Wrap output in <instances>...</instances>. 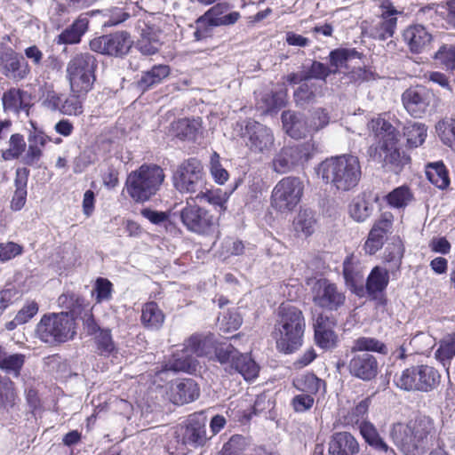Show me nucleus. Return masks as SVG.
<instances>
[{
  "label": "nucleus",
  "mask_w": 455,
  "mask_h": 455,
  "mask_svg": "<svg viewBox=\"0 0 455 455\" xmlns=\"http://www.w3.org/2000/svg\"><path fill=\"white\" fill-rule=\"evenodd\" d=\"M133 42L126 31H119L98 36L91 40L92 51L112 57H124L126 55Z\"/></svg>",
  "instance_id": "dca6fc26"
},
{
  "label": "nucleus",
  "mask_w": 455,
  "mask_h": 455,
  "mask_svg": "<svg viewBox=\"0 0 455 455\" xmlns=\"http://www.w3.org/2000/svg\"><path fill=\"white\" fill-rule=\"evenodd\" d=\"M314 303L327 310H338L345 303V293L326 279L317 280L312 288Z\"/></svg>",
  "instance_id": "aec40b11"
},
{
  "label": "nucleus",
  "mask_w": 455,
  "mask_h": 455,
  "mask_svg": "<svg viewBox=\"0 0 455 455\" xmlns=\"http://www.w3.org/2000/svg\"><path fill=\"white\" fill-rule=\"evenodd\" d=\"M351 356L347 363L349 373L363 381H370L379 373V363L377 358L369 353H350Z\"/></svg>",
  "instance_id": "5701e85b"
},
{
  "label": "nucleus",
  "mask_w": 455,
  "mask_h": 455,
  "mask_svg": "<svg viewBox=\"0 0 455 455\" xmlns=\"http://www.w3.org/2000/svg\"><path fill=\"white\" fill-rule=\"evenodd\" d=\"M63 96V94L53 90H47L43 95L42 104L52 111H59L60 113Z\"/></svg>",
  "instance_id": "69168bd1"
},
{
  "label": "nucleus",
  "mask_w": 455,
  "mask_h": 455,
  "mask_svg": "<svg viewBox=\"0 0 455 455\" xmlns=\"http://www.w3.org/2000/svg\"><path fill=\"white\" fill-rule=\"evenodd\" d=\"M36 332L45 343L66 342L76 334V323L67 312L52 314L42 317Z\"/></svg>",
  "instance_id": "9d476101"
},
{
  "label": "nucleus",
  "mask_w": 455,
  "mask_h": 455,
  "mask_svg": "<svg viewBox=\"0 0 455 455\" xmlns=\"http://www.w3.org/2000/svg\"><path fill=\"white\" fill-rule=\"evenodd\" d=\"M336 323L326 315H319L315 324V339L316 344L324 349L334 347L338 342V336L334 331Z\"/></svg>",
  "instance_id": "b1692460"
},
{
  "label": "nucleus",
  "mask_w": 455,
  "mask_h": 455,
  "mask_svg": "<svg viewBox=\"0 0 455 455\" xmlns=\"http://www.w3.org/2000/svg\"><path fill=\"white\" fill-rule=\"evenodd\" d=\"M172 183L180 193L198 192L196 199L220 204V199L216 198L212 192L201 190L204 186V173L201 162L196 158H189L177 167L172 175Z\"/></svg>",
  "instance_id": "0eeeda50"
},
{
  "label": "nucleus",
  "mask_w": 455,
  "mask_h": 455,
  "mask_svg": "<svg viewBox=\"0 0 455 455\" xmlns=\"http://www.w3.org/2000/svg\"><path fill=\"white\" fill-rule=\"evenodd\" d=\"M435 432L433 419L426 415H418L407 424H394L390 430V437L404 455H422Z\"/></svg>",
  "instance_id": "7ed1b4c3"
},
{
  "label": "nucleus",
  "mask_w": 455,
  "mask_h": 455,
  "mask_svg": "<svg viewBox=\"0 0 455 455\" xmlns=\"http://www.w3.org/2000/svg\"><path fill=\"white\" fill-rule=\"evenodd\" d=\"M58 303L60 307L69 310L68 315L74 320L79 316L88 306L85 299L76 293H65L59 297Z\"/></svg>",
  "instance_id": "37998d69"
},
{
  "label": "nucleus",
  "mask_w": 455,
  "mask_h": 455,
  "mask_svg": "<svg viewBox=\"0 0 455 455\" xmlns=\"http://www.w3.org/2000/svg\"><path fill=\"white\" fill-rule=\"evenodd\" d=\"M376 352L381 355H387L388 348L382 341L372 337H359L353 341L350 353Z\"/></svg>",
  "instance_id": "58836bf2"
},
{
  "label": "nucleus",
  "mask_w": 455,
  "mask_h": 455,
  "mask_svg": "<svg viewBox=\"0 0 455 455\" xmlns=\"http://www.w3.org/2000/svg\"><path fill=\"white\" fill-rule=\"evenodd\" d=\"M305 328L302 311L294 306L282 304L274 331L277 349L284 354L298 350L303 344Z\"/></svg>",
  "instance_id": "20e7f679"
},
{
  "label": "nucleus",
  "mask_w": 455,
  "mask_h": 455,
  "mask_svg": "<svg viewBox=\"0 0 455 455\" xmlns=\"http://www.w3.org/2000/svg\"><path fill=\"white\" fill-rule=\"evenodd\" d=\"M389 283L388 271L381 267H375L366 281V291L370 296L377 298L387 288Z\"/></svg>",
  "instance_id": "72a5a7b5"
},
{
  "label": "nucleus",
  "mask_w": 455,
  "mask_h": 455,
  "mask_svg": "<svg viewBox=\"0 0 455 455\" xmlns=\"http://www.w3.org/2000/svg\"><path fill=\"white\" fill-rule=\"evenodd\" d=\"M455 356V332L444 337L435 352V357L444 367H449L451 360Z\"/></svg>",
  "instance_id": "c03bdc74"
},
{
  "label": "nucleus",
  "mask_w": 455,
  "mask_h": 455,
  "mask_svg": "<svg viewBox=\"0 0 455 455\" xmlns=\"http://www.w3.org/2000/svg\"><path fill=\"white\" fill-rule=\"evenodd\" d=\"M403 38L410 51L419 53L430 44L433 37L427 29L419 24L409 26L403 33Z\"/></svg>",
  "instance_id": "393cba45"
},
{
  "label": "nucleus",
  "mask_w": 455,
  "mask_h": 455,
  "mask_svg": "<svg viewBox=\"0 0 455 455\" xmlns=\"http://www.w3.org/2000/svg\"><path fill=\"white\" fill-rule=\"evenodd\" d=\"M427 127L425 124L411 122L408 123L403 128V134L407 139L408 146L418 148L422 145L427 138Z\"/></svg>",
  "instance_id": "a18cd8bd"
},
{
  "label": "nucleus",
  "mask_w": 455,
  "mask_h": 455,
  "mask_svg": "<svg viewBox=\"0 0 455 455\" xmlns=\"http://www.w3.org/2000/svg\"><path fill=\"white\" fill-rule=\"evenodd\" d=\"M25 363V355L22 354H7L0 346V369L14 377H19L20 370Z\"/></svg>",
  "instance_id": "4c0bfd02"
},
{
  "label": "nucleus",
  "mask_w": 455,
  "mask_h": 455,
  "mask_svg": "<svg viewBox=\"0 0 455 455\" xmlns=\"http://www.w3.org/2000/svg\"><path fill=\"white\" fill-rule=\"evenodd\" d=\"M28 176L29 171L27 168L17 169L14 180L15 190L10 204L11 209L14 212L20 211L26 204Z\"/></svg>",
  "instance_id": "cd10ccee"
},
{
  "label": "nucleus",
  "mask_w": 455,
  "mask_h": 455,
  "mask_svg": "<svg viewBox=\"0 0 455 455\" xmlns=\"http://www.w3.org/2000/svg\"><path fill=\"white\" fill-rule=\"evenodd\" d=\"M209 170L213 180L217 184L223 185L228 181L229 173L221 164L220 155L217 152H213L211 155Z\"/></svg>",
  "instance_id": "6e6d98bb"
},
{
  "label": "nucleus",
  "mask_w": 455,
  "mask_h": 455,
  "mask_svg": "<svg viewBox=\"0 0 455 455\" xmlns=\"http://www.w3.org/2000/svg\"><path fill=\"white\" fill-rule=\"evenodd\" d=\"M51 139L42 132L30 133L28 138V147L24 156V163L30 166H38L43 156V149Z\"/></svg>",
  "instance_id": "bb28decb"
},
{
  "label": "nucleus",
  "mask_w": 455,
  "mask_h": 455,
  "mask_svg": "<svg viewBox=\"0 0 455 455\" xmlns=\"http://www.w3.org/2000/svg\"><path fill=\"white\" fill-rule=\"evenodd\" d=\"M263 105L260 106L265 112L275 111L285 104V93L283 92H278L271 94H265L262 98Z\"/></svg>",
  "instance_id": "bf43d9fd"
},
{
  "label": "nucleus",
  "mask_w": 455,
  "mask_h": 455,
  "mask_svg": "<svg viewBox=\"0 0 455 455\" xmlns=\"http://www.w3.org/2000/svg\"><path fill=\"white\" fill-rule=\"evenodd\" d=\"M331 72V69L325 64L319 61H313L310 68L304 70L307 80L308 81L312 79L325 81Z\"/></svg>",
  "instance_id": "0e129e2a"
},
{
  "label": "nucleus",
  "mask_w": 455,
  "mask_h": 455,
  "mask_svg": "<svg viewBox=\"0 0 455 455\" xmlns=\"http://www.w3.org/2000/svg\"><path fill=\"white\" fill-rule=\"evenodd\" d=\"M436 132L445 145L455 149V119L440 121Z\"/></svg>",
  "instance_id": "864d4df0"
},
{
  "label": "nucleus",
  "mask_w": 455,
  "mask_h": 455,
  "mask_svg": "<svg viewBox=\"0 0 455 455\" xmlns=\"http://www.w3.org/2000/svg\"><path fill=\"white\" fill-rule=\"evenodd\" d=\"M25 147L23 136L19 133L12 134L9 140V148L3 152L2 156L6 161L16 159L23 153Z\"/></svg>",
  "instance_id": "4d7b16f0"
},
{
  "label": "nucleus",
  "mask_w": 455,
  "mask_h": 455,
  "mask_svg": "<svg viewBox=\"0 0 455 455\" xmlns=\"http://www.w3.org/2000/svg\"><path fill=\"white\" fill-rule=\"evenodd\" d=\"M22 253V247L13 242L0 243V260L7 261Z\"/></svg>",
  "instance_id": "774afa93"
},
{
  "label": "nucleus",
  "mask_w": 455,
  "mask_h": 455,
  "mask_svg": "<svg viewBox=\"0 0 455 455\" xmlns=\"http://www.w3.org/2000/svg\"><path fill=\"white\" fill-rule=\"evenodd\" d=\"M314 154V144L310 141L283 147L272 161L273 170L280 174L287 173L303 165Z\"/></svg>",
  "instance_id": "4468645a"
},
{
  "label": "nucleus",
  "mask_w": 455,
  "mask_h": 455,
  "mask_svg": "<svg viewBox=\"0 0 455 455\" xmlns=\"http://www.w3.org/2000/svg\"><path fill=\"white\" fill-rule=\"evenodd\" d=\"M303 182L297 177H285L272 190L271 206L282 213L292 212L301 200Z\"/></svg>",
  "instance_id": "f8f14e48"
},
{
  "label": "nucleus",
  "mask_w": 455,
  "mask_h": 455,
  "mask_svg": "<svg viewBox=\"0 0 455 455\" xmlns=\"http://www.w3.org/2000/svg\"><path fill=\"white\" fill-rule=\"evenodd\" d=\"M130 18V13L122 8L115 7L108 11L104 27H114L121 24Z\"/></svg>",
  "instance_id": "338daca9"
},
{
  "label": "nucleus",
  "mask_w": 455,
  "mask_h": 455,
  "mask_svg": "<svg viewBox=\"0 0 455 455\" xmlns=\"http://www.w3.org/2000/svg\"><path fill=\"white\" fill-rule=\"evenodd\" d=\"M413 199V195L406 186L395 188L387 196V204L394 208H404Z\"/></svg>",
  "instance_id": "09e8293b"
},
{
  "label": "nucleus",
  "mask_w": 455,
  "mask_h": 455,
  "mask_svg": "<svg viewBox=\"0 0 455 455\" xmlns=\"http://www.w3.org/2000/svg\"><path fill=\"white\" fill-rule=\"evenodd\" d=\"M343 275L347 283L354 284L362 277V266L355 255L346 258L343 263Z\"/></svg>",
  "instance_id": "8fccbe9b"
},
{
  "label": "nucleus",
  "mask_w": 455,
  "mask_h": 455,
  "mask_svg": "<svg viewBox=\"0 0 455 455\" xmlns=\"http://www.w3.org/2000/svg\"><path fill=\"white\" fill-rule=\"evenodd\" d=\"M22 91L12 88L2 96V103L4 112L19 113L22 103Z\"/></svg>",
  "instance_id": "5fc2aeb1"
},
{
  "label": "nucleus",
  "mask_w": 455,
  "mask_h": 455,
  "mask_svg": "<svg viewBox=\"0 0 455 455\" xmlns=\"http://www.w3.org/2000/svg\"><path fill=\"white\" fill-rule=\"evenodd\" d=\"M330 121L328 113L323 108L314 110L307 121L301 116L291 111L282 114V122L286 132L292 138L299 139L307 132H315L325 127Z\"/></svg>",
  "instance_id": "ddd939ff"
},
{
  "label": "nucleus",
  "mask_w": 455,
  "mask_h": 455,
  "mask_svg": "<svg viewBox=\"0 0 455 455\" xmlns=\"http://www.w3.org/2000/svg\"><path fill=\"white\" fill-rule=\"evenodd\" d=\"M371 129L379 138L376 147H371L370 156L376 161L383 163L389 171L399 173L409 164L410 156L398 145V132L385 119H372L369 124Z\"/></svg>",
  "instance_id": "f03ea898"
},
{
  "label": "nucleus",
  "mask_w": 455,
  "mask_h": 455,
  "mask_svg": "<svg viewBox=\"0 0 455 455\" xmlns=\"http://www.w3.org/2000/svg\"><path fill=\"white\" fill-rule=\"evenodd\" d=\"M94 290L98 303L108 301L112 299L113 284L109 280L99 277L96 280Z\"/></svg>",
  "instance_id": "052dcab7"
},
{
  "label": "nucleus",
  "mask_w": 455,
  "mask_h": 455,
  "mask_svg": "<svg viewBox=\"0 0 455 455\" xmlns=\"http://www.w3.org/2000/svg\"><path fill=\"white\" fill-rule=\"evenodd\" d=\"M242 136L245 146L253 153L270 151L275 141L272 131L255 121L247 122Z\"/></svg>",
  "instance_id": "412c9836"
},
{
  "label": "nucleus",
  "mask_w": 455,
  "mask_h": 455,
  "mask_svg": "<svg viewBox=\"0 0 455 455\" xmlns=\"http://www.w3.org/2000/svg\"><path fill=\"white\" fill-rule=\"evenodd\" d=\"M293 384L298 390L313 395L319 391L323 382L315 374L307 373L295 379Z\"/></svg>",
  "instance_id": "de8ad7c7"
},
{
  "label": "nucleus",
  "mask_w": 455,
  "mask_h": 455,
  "mask_svg": "<svg viewBox=\"0 0 455 455\" xmlns=\"http://www.w3.org/2000/svg\"><path fill=\"white\" fill-rule=\"evenodd\" d=\"M88 92H71L68 96H63L60 114L68 116H79L84 113V100Z\"/></svg>",
  "instance_id": "ea45409f"
},
{
  "label": "nucleus",
  "mask_w": 455,
  "mask_h": 455,
  "mask_svg": "<svg viewBox=\"0 0 455 455\" xmlns=\"http://www.w3.org/2000/svg\"><path fill=\"white\" fill-rule=\"evenodd\" d=\"M359 444L348 432H338L331 435L329 443V453L331 455H355Z\"/></svg>",
  "instance_id": "a878e982"
},
{
  "label": "nucleus",
  "mask_w": 455,
  "mask_h": 455,
  "mask_svg": "<svg viewBox=\"0 0 455 455\" xmlns=\"http://www.w3.org/2000/svg\"><path fill=\"white\" fill-rule=\"evenodd\" d=\"M214 351L216 360L222 365L241 374L247 381L255 379L259 366L247 353H240L233 344L223 343L215 347L212 336L193 334L185 340L183 348L175 352L166 365L167 370L192 373L196 371L198 357L208 356Z\"/></svg>",
  "instance_id": "f257e3e1"
},
{
  "label": "nucleus",
  "mask_w": 455,
  "mask_h": 455,
  "mask_svg": "<svg viewBox=\"0 0 455 455\" xmlns=\"http://www.w3.org/2000/svg\"><path fill=\"white\" fill-rule=\"evenodd\" d=\"M435 59L443 64L447 69H454L455 44L442 46L435 53Z\"/></svg>",
  "instance_id": "e2e57ef3"
},
{
  "label": "nucleus",
  "mask_w": 455,
  "mask_h": 455,
  "mask_svg": "<svg viewBox=\"0 0 455 455\" xmlns=\"http://www.w3.org/2000/svg\"><path fill=\"white\" fill-rule=\"evenodd\" d=\"M17 399L14 382L0 376V409L9 411L16 404Z\"/></svg>",
  "instance_id": "a19ab883"
},
{
  "label": "nucleus",
  "mask_w": 455,
  "mask_h": 455,
  "mask_svg": "<svg viewBox=\"0 0 455 455\" xmlns=\"http://www.w3.org/2000/svg\"><path fill=\"white\" fill-rule=\"evenodd\" d=\"M165 315L157 303L147 302L142 306L140 321L142 325L151 331H158L163 326Z\"/></svg>",
  "instance_id": "7c9ffc66"
},
{
  "label": "nucleus",
  "mask_w": 455,
  "mask_h": 455,
  "mask_svg": "<svg viewBox=\"0 0 455 455\" xmlns=\"http://www.w3.org/2000/svg\"><path fill=\"white\" fill-rule=\"evenodd\" d=\"M315 222V212L311 210H303L297 215L293 225L297 233L308 236L314 233Z\"/></svg>",
  "instance_id": "49530a36"
},
{
  "label": "nucleus",
  "mask_w": 455,
  "mask_h": 455,
  "mask_svg": "<svg viewBox=\"0 0 455 455\" xmlns=\"http://www.w3.org/2000/svg\"><path fill=\"white\" fill-rule=\"evenodd\" d=\"M316 172L324 183L341 191L355 188L361 178L359 160L352 155L327 158L318 165Z\"/></svg>",
  "instance_id": "39448f33"
},
{
  "label": "nucleus",
  "mask_w": 455,
  "mask_h": 455,
  "mask_svg": "<svg viewBox=\"0 0 455 455\" xmlns=\"http://www.w3.org/2000/svg\"><path fill=\"white\" fill-rule=\"evenodd\" d=\"M423 14L433 18V16L440 17L448 23L454 26L455 24V0H450L441 4H431L420 9Z\"/></svg>",
  "instance_id": "c9c22d12"
},
{
  "label": "nucleus",
  "mask_w": 455,
  "mask_h": 455,
  "mask_svg": "<svg viewBox=\"0 0 455 455\" xmlns=\"http://www.w3.org/2000/svg\"><path fill=\"white\" fill-rule=\"evenodd\" d=\"M320 86L312 81L306 80L294 92V99L298 104H305L312 101L318 93Z\"/></svg>",
  "instance_id": "3c124183"
},
{
  "label": "nucleus",
  "mask_w": 455,
  "mask_h": 455,
  "mask_svg": "<svg viewBox=\"0 0 455 455\" xmlns=\"http://www.w3.org/2000/svg\"><path fill=\"white\" fill-rule=\"evenodd\" d=\"M441 375L432 366L421 364L411 366L395 375V385L406 391L429 392L440 383Z\"/></svg>",
  "instance_id": "1a4fd4ad"
},
{
  "label": "nucleus",
  "mask_w": 455,
  "mask_h": 455,
  "mask_svg": "<svg viewBox=\"0 0 455 455\" xmlns=\"http://www.w3.org/2000/svg\"><path fill=\"white\" fill-rule=\"evenodd\" d=\"M97 60L89 52L74 55L67 65V79L70 92H89L95 82Z\"/></svg>",
  "instance_id": "6e6552de"
},
{
  "label": "nucleus",
  "mask_w": 455,
  "mask_h": 455,
  "mask_svg": "<svg viewBox=\"0 0 455 455\" xmlns=\"http://www.w3.org/2000/svg\"><path fill=\"white\" fill-rule=\"evenodd\" d=\"M390 227L391 221L387 219H381L374 224L364 243L366 253L372 255L383 246L384 236Z\"/></svg>",
  "instance_id": "c85d7f7f"
},
{
  "label": "nucleus",
  "mask_w": 455,
  "mask_h": 455,
  "mask_svg": "<svg viewBox=\"0 0 455 455\" xmlns=\"http://www.w3.org/2000/svg\"><path fill=\"white\" fill-rule=\"evenodd\" d=\"M434 93L424 86L407 89L402 95L403 104L407 112L414 117H421L427 113L434 100Z\"/></svg>",
  "instance_id": "4be33fe9"
},
{
  "label": "nucleus",
  "mask_w": 455,
  "mask_h": 455,
  "mask_svg": "<svg viewBox=\"0 0 455 455\" xmlns=\"http://www.w3.org/2000/svg\"><path fill=\"white\" fill-rule=\"evenodd\" d=\"M355 54V50L348 49H336L330 53L331 65L335 68L333 72H336L339 68L346 67L347 61Z\"/></svg>",
  "instance_id": "680f3d73"
},
{
  "label": "nucleus",
  "mask_w": 455,
  "mask_h": 455,
  "mask_svg": "<svg viewBox=\"0 0 455 455\" xmlns=\"http://www.w3.org/2000/svg\"><path fill=\"white\" fill-rule=\"evenodd\" d=\"M371 210L370 203L360 196L355 198L349 205L350 216L357 222L366 220L370 217Z\"/></svg>",
  "instance_id": "603ef678"
},
{
  "label": "nucleus",
  "mask_w": 455,
  "mask_h": 455,
  "mask_svg": "<svg viewBox=\"0 0 455 455\" xmlns=\"http://www.w3.org/2000/svg\"><path fill=\"white\" fill-rule=\"evenodd\" d=\"M228 4L219 3L196 20V29L194 36L197 41L203 40L211 36L213 28L234 25L241 18L239 12H231Z\"/></svg>",
  "instance_id": "9b49d317"
},
{
  "label": "nucleus",
  "mask_w": 455,
  "mask_h": 455,
  "mask_svg": "<svg viewBox=\"0 0 455 455\" xmlns=\"http://www.w3.org/2000/svg\"><path fill=\"white\" fill-rule=\"evenodd\" d=\"M97 348L102 355L108 356L116 350L109 330H101L96 336Z\"/></svg>",
  "instance_id": "13d9d810"
},
{
  "label": "nucleus",
  "mask_w": 455,
  "mask_h": 455,
  "mask_svg": "<svg viewBox=\"0 0 455 455\" xmlns=\"http://www.w3.org/2000/svg\"><path fill=\"white\" fill-rule=\"evenodd\" d=\"M202 129L200 119H180L172 124L176 137L181 140H195Z\"/></svg>",
  "instance_id": "f704fd0d"
},
{
  "label": "nucleus",
  "mask_w": 455,
  "mask_h": 455,
  "mask_svg": "<svg viewBox=\"0 0 455 455\" xmlns=\"http://www.w3.org/2000/svg\"><path fill=\"white\" fill-rule=\"evenodd\" d=\"M0 71L6 78L19 82L28 77L30 67L22 55L0 44Z\"/></svg>",
  "instance_id": "a211bd4d"
},
{
  "label": "nucleus",
  "mask_w": 455,
  "mask_h": 455,
  "mask_svg": "<svg viewBox=\"0 0 455 455\" xmlns=\"http://www.w3.org/2000/svg\"><path fill=\"white\" fill-rule=\"evenodd\" d=\"M428 180L438 188L443 189L450 184V178L443 162L430 163L426 167Z\"/></svg>",
  "instance_id": "79ce46f5"
},
{
  "label": "nucleus",
  "mask_w": 455,
  "mask_h": 455,
  "mask_svg": "<svg viewBox=\"0 0 455 455\" xmlns=\"http://www.w3.org/2000/svg\"><path fill=\"white\" fill-rule=\"evenodd\" d=\"M89 20L86 14L80 15L73 24L63 30L57 38L59 44H73L80 42L88 28Z\"/></svg>",
  "instance_id": "c756f323"
},
{
  "label": "nucleus",
  "mask_w": 455,
  "mask_h": 455,
  "mask_svg": "<svg viewBox=\"0 0 455 455\" xmlns=\"http://www.w3.org/2000/svg\"><path fill=\"white\" fill-rule=\"evenodd\" d=\"M177 442L180 446L197 448L207 441L206 417L203 412L188 416L184 425L177 431Z\"/></svg>",
  "instance_id": "f3484780"
},
{
  "label": "nucleus",
  "mask_w": 455,
  "mask_h": 455,
  "mask_svg": "<svg viewBox=\"0 0 455 455\" xmlns=\"http://www.w3.org/2000/svg\"><path fill=\"white\" fill-rule=\"evenodd\" d=\"M164 179L165 174L161 166L154 164H142L127 176V193L137 203L147 202L157 193Z\"/></svg>",
  "instance_id": "423d86ee"
},
{
  "label": "nucleus",
  "mask_w": 455,
  "mask_h": 455,
  "mask_svg": "<svg viewBox=\"0 0 455 455\" xmlns=\"http://www.w3.org/2000/svg\"><path fill=\"white\" fill-rule=\"evenodd\" d=\"M170 74L167 65H156L150 70L144 72L138 82L139 87L147 91L152 86L160 84Z\"/></svg>",
  "instance_id": "e433bc0d"
},
{
  "label": "nucleus",
  "mask_w": 455,
  "mask_h": 455,
  "mask_svg": "<svg viewBox=\"0 0 455 455\" xmlns=\"http://www.w3.org/2000/svg\"><path fill=\"white\" fill-rule=\"evenodd\" d=\"M360 433L364 441L374 450L395 455V451L379 435L376 427L369 421H363L359 425Z\"/></svg>",
  "instance_id": "473e14b6"
},
{
  "label": "nucleus",
  "mask_w": 455,
  "mask_h": 455,
  "mask_svg": "<svg viewBox=\"0 0 455 455\" xmlns=\"http://www.w3.org/2000/svg\"><path fill=\"white\" fill-rule=\"evenodd\" d=\"M198 396L199 388L191 379H183L172 389V401L176 404L190 403Z\"/></svg>",
  "instance_id": "2f4dec72"
},
{
  "label": "nucleus",
  "mask_w": 455,
  "mask_h": 455,
  "mask_svg": "<svg viewBox=\"0 0 455 455\" xmlns=\"http://www.w3.org/2000/svg\"><path fill=\"white\" fill-rule=\"evenodd\" d=\"M379 8L381 9L380 20L369 27H363V33L370 37L384 41L394 36L397 25V15L402 12L387 2L380 4Z\"/></svg>",
  "instance_id": "6ab92c4d"
},
{
  "label": "nucleus",
  "mask_w": 455,
  "mask_h": 455,
  "mask_svg": "<svg viewBox=\"0 0 455 455\" xmlns=\"http://www.w3.org/2000/svg\"><path fill=\"white\" fill-rule=\"evenodd\" d=\"M180 218L186 228L198 235L212 233L216 226L214 216L206 209L195 204L194 198H189L180 210Z\"/></svg>",
  "instance_id": "2eb2a0df"
}]
</instances>
